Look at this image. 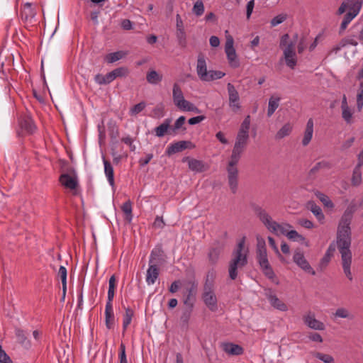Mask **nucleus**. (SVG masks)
<instances>
[{
  "label": "nucleus",
  "mask_w": 363,
  "mask_h": 363,
  "mask_svg": "<svg viewBox=\"0 0 363 363\" xmlns=\"http://www.w3.org/2000/svg\"><path fill=\"white\" fill-rule=\"evenodd\" d=\"M292 130V125L287 123L284 124L281 128L277 133L275 138L276 139L280 140L286 136H288Z\"/></svg>",
  "instance_id": "34"
},
{
  "label": "nucleus",
  "mask_w": 363,
  "mask_h": 363,
  "mask_svg": "<svg viewBox=\"0 0 363 363\" xmlns=\"http://www.w3.org/2000/svg\"><path fill=\"white\" fill-rule=\"evenodd\" d=\"M250 126V116H247L241 123L240 128L239 129L238 133L249 135V129Z\"/></svg>",
  "instance_id": "47"
},
{
  "label": "nucleus",
  "mask_w": 363,
  "mask_h": 363,
  "mask_svg": "<svg viewBox=\"0 0 363 363\" xmlns=\"http://www.w3.org/2000/svg\"><path fill=\"white\" fill-rule=\"evenodd\" d=\"M358 43L353 38H342L336 45H335L331 52L337 53L342 48L346 47L347 45H353L357 46Z\"/></svg>",
  "instance_id": "25"
},
{
  "label": "nucleus",
  "mask_w": 363,
  "mask_h": 363,
  "mask_svg": "<svg viewBox=\"0 0 363 363\" xmlns=\"http://www.w3.org/2000/svg\"><path fill=\"white\" fill-rule=\"evenodd\" d=\"M109 77V73H107L106 75L97 74L94 77V81L99 85L108 84L112 82L111 78Z\"/></svg>",
  "instance_id": "42"
},
{
  "label": "nucleus",
  "mask_w": 363,
  "mask_h": 363,
  "mask_svg": "<svg viewBox=\"0 0 363 363\" xmlns=\"http://www.w3.org/2000/svg\"><path fill=\"white\" fill-rule=\"evenodd\" d=\"M121 209L124 213L125 220L129 223L132 220V203L130 201H128L123 203Z\"/></svg>",
  "instance_id": "33"
},
{
  "label": "nucleus",
  "mask_w": 363,
  "mask_h": 363,
  "mask_svg": "<svg viewBox=\"0 0 363 363\" xmlns=\"http://www.w3.org/2000/svg\"><path fill=\"white\" fill-rule=\"evenodd\" d=\"M182 161L188 162L189 168L195 172H203L208 169V166L201 160L186 157L183 158Z\"/></svg>",
  "instance_id": "15"
},
{
  "label": "nucleus",
  "mask_w": 363,
  "mask_h": 363,
  "mask_svg": "<svg viewBox=\"0 0 363 363\" xmlns=\"http://www.w3.org/2000/svg\"><path fill=\"white\" fill-rule=\"evenodd\" d=\"M114 314L113 306H106L105 308V322L108 329H111L114 325Z\"/></svg>",
  "instance_id": "28"
},
{
  "label": "nucleus",
  "mask_w": 363,
  "mask_h": 363,
  "mask_svg": "<svg viewBox=\"0 0 363 363\" xmlns=\"http://www.w3.org/2000/svg\"><path fill=\"white\" fill-rule=\"evenodd\" d=\"M245 237L242 238L237 247L233 252V258L229 262L228 272L232 280L238 277V269L245 267L247 264L248 249H245Z\"/></svg>",
  "instance_id": "3"
},
{
  "label": "nucleus",
  "mask_w": 363,
  "mask_h": 363,
  "mask_svg": "<svg viewBox=\"0 0 363 363\" xmlns=\"http://www.w3.org/2000/svg\"><path fill=\"white\" fill-rule=\"evenodd\" d=\"M223 351L230 355H240L243 353V348L236 344L225 342L222 345Z\"/></svg>",
  "instance_id": "22"
},
{
  "label": "nucleus",
  "mask_w": 363,
  "mask_h": 363,
  "mask_svg": "<svg viewBox=\"0 0 363 363\" xmlns=\"http://www.w3.org/2000/svg\"><path fill=\"white\" fill-rule=\"evenodd\" d=\"M361 167L362 165L357 164L353 170L352 177L351 179L352 186H359L362 183Z\"/></svg>",
  "instance_id": "31"
},
{
  "label": "nucleus",
  "mask_w": 363,
  "mask_h": 363,
  "mask_svg": "<svg viewBox=\"0 0 363 363\" xmlns=\"http://www.w3.org/2000/svg\"><path fill=\"white\" fill-rule=\"evenodd\" d=\"M267 252L265 240L260 236L257 237V250L256 253Z\"/></svg>",
  "instance_id": "54"
},
{
  "label": "nucleus",
  "mask_w": 363,
  "mask_h": 363,
  "mask_svg": "<svg viewBox=\"0 0 363 363\" xmlns=\"http://www.w3.org/2000/svg\"><path fill=\"white\" fill-rule=\"evenodd\" d=\"M357 103L358 109L361 110L363 106V89L357 94Z\"/></svg>",
  "instance_id": "64"
},
{
  "label": "nucleus",
  "mask_w": 363,
  "mask_h": 363,
  "mask_svg": "<svg viewBox=\"0 0 363 363\" xmlns=\"http://www.w3.org/2000/svg\"><path fill=\"white\" fill-rule=\"evenodd\" d=\"M206 117L204 116H198L189 119L188 123L189 125H196L203 121Z\"/></svg>",
  "instance_id": "62"
},
{
  "label": "nucleus",
  "mask_w": 363,
  "mask_h": 363,
  "mask_svg": "<svg viewBox=\"0 0 363 363\" xmlns=\"http://www.w3.org/2000/svg\"><path fill=\"white\" fill-rule=\"evenodd\" d=\"M58 276L60 277L62 281L63 294L65 296L67 289V269L64 266H60L58 272Z\"/></svg>",
  "instance_id": "46"
},
{
  "label": "nucleus",
  "mask_w": 363,
  "mask_h": 363,
  "mask_svg": "<svg viewBox=\"0 0 363 363\" xmlns=\"http://www.w3.org/2000/svg\"><path fill=\"white\" fill-rule=\"evenodd\" d=\"M225 74L221 71L210 70L208 71V76L205 82H211L215 79H219L223 78Z\"/></svg>",
  "instance_id": "44"
},
{
  "label": "nucleus",
  "mask_w": 363,
  "mask_h": 363,
  "mask_svg": "<svg viewBox=\"0 0 363 363\" xmlns=\"http://www.w3.org/2000/svg\"><path fill=\"white\" fill-rule=\"evenodd\" d=\"M146 107V104L142 101L135 106H133L129 111L130 116H136L139 113L142 112Z\"/></svg>",
  "instance_id": "51"
},
{
  "label": "nucleus",
  "mask_w": 363,
  "mask_h": 363,
  "mask_svg": "<svg viewBox=\"0 0 363 363\" xmlns=\"http://www.w3.org/2000/svg\"><path fill=\"white\" fill-rule=\"evenodd\" d=\"M59 180H60V183L65 187L73 191V192H72L73 195L76 196L79 194V191L77 189L78 182H77V178L73 177L68 174H62L60 177Z\"/></svg>",
  "instance_id": "14"
},
{
  "label": "nucleus",
  "mask_w": 363,
  "mask_h": 363,
  "mask_svg": "<svg viewBox=\"0 0 363 363\" xmlns=\"http://www.w3.org/2000/svg\"><path fill=\"white\" fill-rule=\"evenodd\" d=\"M160 255V250H158V253H157L156 250H153L150 255V263L153 262V259L155 256H159ZM159 277V268L157 267L156 264H150L146 274V282L148 285H152L155 284L156 280Z\"/></svg>",
  "instance_id": "8"
},
{
  "label": "nucleus",
  "mask_w": 363,
  "mask_h": 363,
  "mask_svg": "<svg viewBox=\"0 0 363 363\" xmlns=\"http://www.w3.org/2000/svg\"><path fill=\"white\" fill-rule=\"evenodd\" d=\"M193 308H194L192 307L185 306V308L184 309L180 317V320L184 325H188L191 315V313L193 311Z\"/></svg>",
  "instance_id": "41"
},
{
  "label": "nucleus",
  "mask_w": 363,
  "mask_h": 363,
  "mask_svg": "<svg viewBox=\"0 0 363 363\" xmlns=\"http://www.w3.org/2000/svg\"><path fill=\"white\" fill-rule=\"evenodd\" d=\"M0 363H13L10 357L2 349V347L1 345H0Z\"/></svg>",
  "instance_id": "56"
},
{
  "label": "nucleus",
  "mask_w": 363,
  "mask_h": 363,
  "mask_svg": "<svg viewBox=\"0 0 363 363\" xmlns=\"http://www.w3.org/2000/svg\"><path fill=\"white\" fill-rule=\"evenodd\" d=\"M254 6H255V1L254 0H250V1L247 2V6H246V16H247V18L249 19L251 16V14L253 11V9H254Z\"/></svg>",
  "instance_id": "61"
},
{
  "label": "nucleus",
  "mask_w": 363,
  "mask_h": 363,
  "mask_svg": "<svg viewBox=\"0 0 363 363\" xmlns=\"http://www.w3.org/2000/svg\"><path fill=\"white\" fill-rule=\"evenodd\" d=\"M280 100L281 98L279 96H272L270 97L267 109V116L269 117L272 116L279 107Z\"/></svg>",
  "instance_id": "30"
},
{
  "label": "nucleus",
  "mask_w": 363,
  "mask_h": 363,
  "mask_svg": "<svg viewBox=\"0 0 363 363\" xmlns=\"http://www.w3.org/2000/svg\"><path fill=\"white\" fill-rule=\"evenodd\" d=\"M227 90L228 94V100L240 99L238 91L231 83L227 84Z\"/></svg>",
  "instance_id": "49"
},
{
  "label": "nucleus",
  "mask_w": 363,
  "mask_h": 363,
  "mask_svg": "<svg viewBox=\"0 0 363 363\" xmlns=\"http://www.w3.org/2000/svg\"><path fill=\"white\" fill-rule=\"evenodd\" d=\"M196 72L199 79L205 82L208 74L206 62L203 54H199L197 59Z\"/></svg>",
  "instance_id": "16"
},
{
  "label": "nucleus",
  "mask_w": 363,
  "mask_h": 363,
  "mask_svg": "<svg viewBox=\"0 0 363 363\" xmlns=\"http://www.w3.org/2000/svg\"><path fill=\"white\" fill-rule=\"evenodd\" d=\"M293 261L303 271L315 275V272L311 267L310 264L305 258L303 252L300 250H296L294 252L293 256Z\"/></svg>",
  "instance_id": "10"
},
{
  "label": "nucleus",
  "mask_w": 363,
  "mask_h": 363,
  "mask_svg": "<svg viewBox=\"0 0 363 363\" xmlns=\"http://www.w3.org/2000/svg\"><path fill=\"white\" fill-rule=\"evenodd\" d=\"M195 145L191 141L181 140L171 143L166 149V155L170 156L173 154L182 152L186 149H193Z\"/></svg>",
  "instance_id": "11"
},
{
  "label": "nucleus",
  "mask_w": 363,
  "mask_h": 363,
  "mask_svg": "<svg viewBox=\"0 0 363 363\" xmlns=\"http://www.w3.org/2000/svg\"><path fill=\"white\" fill-rule=\"evenodd\" d=\"M15 333L18 341L21 344H24L27 339L25 332L21 329L17 328L16 329Z\"/></svg>",
  "instance_id": "58"
},
{
  "label": "nucleus",
  "mask_w": 363,
  "mask_h": 363,
  "mask_svg": "<svg viewBox=\"0 0 363 363\" xmlns=\"http://www.w3.org/2000/svg\"><path fill=\"white\" fill-rule=\"evenodd\" d=\"M331 164L329 162L323 160L317 162L310 170V174H315L320 169H329L331 168Z\"/></svg>",
  "instance_id": "35"
},
{
  "label": "nucleus",
  "mask_w": 363,
  "mask_h": 363,
  "mask_svg": "<svg viewBox=\"0 0 363 363\" xmlns=\"http://www.w3.org/2000/svg\"><path fill=\"white\" fill-rule=\"evenodd\" d=\"M192 11L196 16H201L204 12V6L203 1L201 0H198L194 4Z\"/></svg>",
  "instance_id": "52"
},
{
  "label": "nucleus",
  "mask_w": 363,
  "mask_h": 363,
  "mask_svg": "<svg viewBox=\"0 0 363 363\" xmlns=\"http://www.w3.org/2000/svg\"><path fill=\"white\" fill-rule=\"evenodd\" d=\"M146 79L151 84H157L162 80V75L155 70H150L147 73Z\"/></svg>",
  "instance_id": "32"
},
{
  "label": "nucleus",
  "mask_w": 363,
  "mask_h": 363,
  "mask_svg": "<svg viewBox=\"0 0 363 363\" xmlns=\"http://www.w3.org/2000/svg\"><path fill=\"white\" fill-rule=\"evenodd\" d=\"M225 52L230 66L233 68L238 67L240 66V61L233 47V39L232 38L227 39L225 46Z\"/></svg>",
  "instance_id": "9"
},
{
  "label": "nucleus",
  "mask_w": 363,
  "mask_h": 363,
  "mask_svg": "<svg viewBox=\"0 0 363 363\" xmlns=\"http://www.w3.org/2000/svg\"><path fill=\"white\" fill-rule=\"evenodd\" d=\"M134 312L130 308H125V312L123 320V333L126 330L128 326L130 324Z\"/></svg>",
  "instance_id": "38"
},
{
  "label": "nucleus",
  "mask_w": 363,
  "mask_h": 363,
  "mask_svg": "<svg viewBox=\"0 0 363 363\" xmlns=\"http://www.w3.org/2000/svg\"><path fill=\"white\" fill-rule=\"evenodd\" d=\"M220 252V249L218 247L210 250L208 256L211 264H214L218 262Z\"/></svg>",
  "instance_id": "43"
},
{
  "label": "nucleus",
  "mask_w": 363,
  "mask_h": 363,
  "mask_svg": "<svg viewBox=\"0 0 363 363\" xmlns=\"http://www.w3.org/2000/svg\"><path fill=\"white\" fill-rule=\"evenodd\" d=\"M19 124L21 129L28 134H32L36 128L33 120L29 115H25L21 117Z\"/></svg>",
  "instance_id": "20"
},
{
  "label": "nucleus",
  "mask_w": 363,
  "mask_h": 363,
  "mask_svg": "<svg viewBox=\"0 0 363 363\" xmlns=\"http://www.w3.org/2000/svg\"><path fill=\"white\" fill-rule=\"evenodd\" d=\"M185 121H186V118L183 116L179 117L177 119L174 125L172 127H171V130H172L173 135L176 134L177 130L183 126V125L185 123Z\"/></svg>",
  "instance_id": "53"
},
{
  "label": "nucleus",
  "mask_w": 363,
  "mask_h": 363,
  "mask_svg": "<svg viewBox=\"0 0 363 363\" xmlns=\"http://www.w3.org/2000/svg\"><path fill=\"white\" fill-rule=\"evenodd\" d=\"M176 35L179 45L182 48H185L186 45V38L184 29H177Z\"/></svg>",
  "instance_id": "48"
},
{
  "label": "nucleus",
  "mask_w": 363,
  "mask_h": 363,
  "mask_svg": "<svg viewBox=\"0 0 363 363\" xmlns=\"http://www.w3.org/2000/svg\"><path fill=\"white\" fill-rule=\"evenodd\" d=\"M307 208L315 216L316 218L322 223L325 218L321 208L314 201H309Z\"/></svg>",
  "instance_id": "27"
},
{
  "label": "nucleus",
  "mask_w": 363,
  "mask_h": 363,
  "mask_svg": "<svg viewBox=\"0 0 363 363\" xmlns=\"http://www.w3.org/2000/svg\"><path fill=\"white\" fill-rule=\"evenodd\" d=\"M356 209L357 206L355 204H350L344 212L338 227H349Z\"/></svg>",
  "instance_id": "19"
},
{
  "label": "nucleus",
  "mask_w": 363,
  "mask_h": 363,
  "mask_svg": "<svg viewBox=\"0 0 363 363\" xmlns=\"http://www.w3.org/2000/svg\"><path fill=\"white\" fill-rule=\"evenodd\" d=\"M315 195L323 203V204L325 206L330 208H333L334 207V204H333V201L325 194L317 191L315 193Z\"/></svg>",
  "instance_id": "36"
},
{
  "label": "nucleus",
  "mask_w": 363,
  "mask_h": 363,
  "mask_svg": "<svg viewBox=\"0 0 363 363\" xmlns=\"http://www.w3.org/2000/svg\"><path fill=\"white\" fill-rule=\"evenodd\" d=\"M152 157H153V155L152 153L147 154L145 157L140 158L139 160V161H138L139 164L141 167H145L150 162V160L152 159Z\"/></svg>",
  "instance_id": "60"
},
{
  "label": "nucleus",
  "mask_w": 363,
  "mask_h": 363,
  "mask_svg": "<svg viewBox=\"0 0 363 363\" xmlns=\"http://www.w3.org/2000/svg\"><path fill=\"white\" fill-rule=\"evenodd\" d=\"M361 10V2L356 3L353 7L352 8V11H350L346 15L344 16V18L341 23L339 34L342 35L345 30L347 28L348 24L352 21L354 18H355Z\"/></svg>",
  "instance_id": "13"
},
{
  "label": "nucleus",
  "mask_w": 363,
  "mask_h": 363,
  "mask_svg": "<svg viewBox=\"0 0 363 363\" xmlns=\"http://www.w3.org/2000/svg\"><path fill=\"white\" fill-rule=\"evenodd\" d=\"M312 355L324 363H335V359L330 354L318 352H313Z\"/></svg>",
  "instance_id": "39"
},
{
  "label": "nucleus",
  "mask_w": 363,
  "mask_h": 363,
  "mask_svg": "<svg viewBox=\"0 0 363 363\" xmlns=\"http://www.w3.org/2000/svg\"><path fill=\"white\" fill-rule=\"evenodd\" d=\"M202 300L206 307L213 312L218 310V300L214 292V282L207 275L202 293Z\"/></svg>",
  "instance_id": "4"
},
{
  "label": "nucleus",
  "mask_w": 363,
  "mask_h": 363,
  "mask_svg": "<svg viewBox=\"0 0 363 363\" xmlns=\"http://www.w3.org/2000/svg\"><path fill=\"white\" fill-rule=\"evenodd\" d=\"M335 317L342 318H349L352 319L353 315L350 314L349 311L345 308H338L335 313H334Z\"/></svg>",
  "instance_id": "50"
},
{
  "label": "nucleus",
  "mask_w": 363,
  "mask_h": 363,
  "mask_svg": "<svg viewBox=\"0 0 363 363\" xmlns=\"http://www.w3.org/2000/svg\"><path fill=\"white\" fill-rule=\"evenodd\" d=\"M257 254V261L259 263L260 269L263 274L269 279L273 280L275 278V274L271 267L267 257V252H259Z\"/></svg>",
  "instance_id": "7"
},
{
  "label": "nucleus",
  "mask_w": 363,
  "mask_h": 363,
  "mask_svg": "<svg viewBox=\"0 0 363 363\" xmlns=\"http://www.w3.org/2000/svg\"><path fill=\"white\" fill-rule=\"evenodd\" d=\"M35 15V12L32 9V4L26 2L23 4V11L21 13L22 19L27 21L28 18L33 17Z\"/></svg>",
  "instance_id": "40"
},
{
  "label": "nucleus",
  "mask_w": 363,
  "mask_h": 363,
  "mask_svg": "<svg viewBox=\"0 0 363 363\" xmlns=\"http://www.w3.org/2000/svg\"><path fill=\"white\" fill-rule=\"evenodd\" d=\"M119 359L120 363H128L126 354H125V346L123 343H121L119 348Z\"/></svg>",
  "instance_id": "57"
},
{
  "label": "nucleus",
  "mask_w": 363,
  "mask_h": 363,
  "mask_svg": "<svg viewBox=\"0 0 363 363\" xmlns=\"http://www.w3.org/2000/svg\"><path fill=\"white\" fill-rule=\"evenodd\" d=\"M351 246V232L350 228H342L338 230L337 234L336 244L333 242L330 244L323 257L321 259L319 266L321 269L327 267L331 258L334 255L336 247L337 248L342 261V267L344 274L350 280H352V274L351 272V264L352 255L350 250Z\"/></svg>",
  "instance_id": "1"
},
{
  "label": "nucleus",
  "mask_w": 363,
  "mask_h": 363,
  "mask_svg": "<svg viewBox=\"0 0 363 363\" xmlns=\"http://www.w3.org/2000/svg\"><path fill=\"white\" fill-rule=\"evenodd\" d=\"M248 140L249 135L238 133L230 159L226 167L228 183L233 194H235L238 188L239 171L237 164L239 162L242 152L247 147Z\"/></svg>",
  "instance_id": "2"
},
{
  "label": "nucleus",
  "mask_w": 363,
  "mask_h": 363,
  "mask_svg": "<svg viewBox=\"0 0 363 363\" xmlns=\"http://www.w3.org/2000/svg\"><path fill=\"white\" fill-rule=\"evenodd\" d=\"M303 321L304 323L310 328L318 330H325L324 323L317 320L315 318V315L313 313H309L307 315H304Z\"/></svg>",
  "instance_id": "17"
},
{
  "label": "nucleus",
  "mask_w": 363,
  "mask_h": 363,
  "mask_svg": "<svg viewBox=\"0 0 363 363\" xmlns=\"http://www.w3.org/2000/svg\"><path fill=\"white\" fill-rule=\"evenodd\" d=\"M286 19V15L279 14L272 19L271 26L273 27L276 26L283 23Z\"/></svg>",
  "instance_id": "55"
},
{
  "label": "nucleus",
  "mask_w": 363,
  "mask_h": 363,
  "mask_svg": "<svg viewBox=\"0 0 363 363\" xmlns=\"http://www.w3.org/2000/svg\"><path fill=\"white\" fill-rule=\"evenodd\" d=\"M172 99L174 105L183 111H199L198 108L190 101L186 100L180 86L174 83L172 89Z\"/></svg>",
  "instance_id": "5"
},
{
  "label": "nucleus",
  "mask_w": 363,
  "mask_h": 363,
  "mask_svg": "<svg viewBox=\"0 0 363 363\" xmlns=\"http://www.w3.org/2000/svg\"><path fill=\"white\" fill-rule=\"evenodd\" d=\"M286 65L291 69H294L297 63L296 52L291 53H284Z\"/></svg>",
  "instance_id": "37"
},
{
  "label": "nucleus",
  "mask_w": 363,
  "mask_h": 363,
  "mask_svg": "<svg viewBox=\"0 0 363 363\" xmlns=\"http://www.w3.org/2000/svg\"><path fill=\"white\" fill-rule=\"evenodd\" d=\"M342 110V118L346 122L347 124H352L353 123V112L348 108H345Z\"/></svg>",
  "instance_id": "45"
},
{
  "label": "nucleus",
  "mask_w": 363,
  "mask_h": 363,
  "mask_svg": "<svg viewBox=\"0 0 363 363\" xmlns=\"http://www.w3.org/2000/svg\"><path fill=\"white\" fill-rule=\"evenodd\" d=\"M229 106L233 112H238L241 108L240 99L229 100Z\"/></svg>",
  "instance_id": "59"
},
{
  "label": "nucleus",
  "mask_w": 363,
  "mask_h": 363,
  "mask_svg": "<svg viewBox=\"0 0 363 363\" xmlns=\"http://www.w3.org/2000/svg\"><path fill=\"white\" fill-rule=\"evenodd\" d=\"M126 52L124 51H117L114 52H111L107 54L105 57L104 60L109 64L113 63L116 61L120 60L121 59L123 58L126 55Z\"/></svg>",
  "instance_id": "29"
},
{
  "label": "nucleus",
  "mask_w": 363,
  "mask_h": 363,
  "mask_svg": "<svg viewBox=\"0 0 363 363\" xmlns=\"http://www.w3.org/2000/svg\"><path fill=\"white\" fill-rule=\"evenodd\" d=\"M180 287V281H174L172 283L171 286H169V291L172 294L176 293Z\"/></svg>",
  "instance_id": "63"
},
{
  "label": "nucleus",
  "mask_w": 363,
  "mask_h": 363,
  "mask_svg": "<svg viewBox=\"0 0 363 363\" xmlns=\"http://www.w3.org/2000/svg\"><path fill=\"white\" fill-rule=\"evenodd\" d=\"M266 296L269 300L271 306L274 308L281 311H286L288 310L286 304H285L275 294H274L270 289L267 290L266 292Z\"/></svg>",
  "instance_id": "18"
},
{
  "label": "nucleus",
  "mask_w": 363,
  "mask_h": 363,
  "mask_svg": "<svg viewBox=\"0 0 363 363\" xmlns=\"http://www.w3.org/2000/svg\"><path fill=\"white\" fill-rule=\"evenodd\" d=\"M250 207L255 214L266 227H281L278 223L274 221L267 212L260 206L255 203H252L250 204Z\"/></svg>",
  "instance_id": "6"
},
{
  "label": "nucleus",
  "mask_w": 363,
  "mask_h": 363,
  "mask_svg": "<svg viewBox=\"0 0 363 363\" xmlns=\"http://www.w3.org/2000/svg\"><path fill=\"white\" fill-rule=\"evenodd\" d=\"M190 286L186 288V291L184 295L183 303L185 306L194 307L196 296L198 289V284L195 281L189 282Z\"/></svg>",
  "instance_id": "12"
},
{
  "label": "nucleus",
  "mask_w": 363,
  "mask_h": 363,
  "mask_svg": "<svg viewBox=\"0 0 363 363\" xmlns=\"http://www.w3.org/2000/svg\"><path fill=\"white\" fill-rule=\"evenodd\" d=\"M103 162L104 164V172L108 182L109 184L113 186L114 185V172L113 166L104 157H103Z\"/></svg>",
  "instance_id": "24"
},
{
  "label": "nucleus",
  "mask_w": 363,
  "mask_h": 363,
  "mask_svg": "<svg viewBox=\"0 0 363 363\" xmlns=\"http://www.w3.org/2000/svg\"><path fill=\"white\" fill-rule=\"evenodd\" d=\"M313 133V121L312 118L308 119L304 131L302 145L306 146L311 142Z\"/></svg>",
  "instance_id": "23"
},
{
  "label": "nucleus",
  "mask_w": 363,
  "mask_h": 363,
  "mask_svg": "<svg viewBox=\"0 0 363 363\" xmlns=\"http://www.w3.org/2000/svg\"><path fill=\"white\" fill-rule=\"evenodd\" d=\"M109 73V78H111V82L115 80L116 78H122L126 77L130 72L128 67H120L116 69H114Z\"/></svg>",
  "instance_id": "26"
},
{
  "label": "nucleus",
  "mask_w": 363,
  "mask_h": 363,
  "mask_svg": "<svg viewBox=\"0 0 363 363\" xmlns=\"http://www.w3.org/2000/svg\"><path fill=\"white\" fill-rule=\"evenodd\" d=\"M171 122L172 120L170 118H166L161 125L156 127L154 129L155 135L159 138H161L163 137L167 133L169 135H173L170 127Z\"/></svg>",
  "instance_id": "21"
}]
</instances>
